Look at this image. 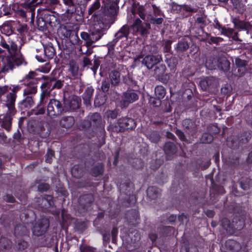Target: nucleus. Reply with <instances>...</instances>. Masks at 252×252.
Here are the masks:
<instances>
[{
	"instance_id": "nucleus-49",
	"label": "nucleus",
	"mask_w": 252,
	"mask_h": 252,
	"mask_svg": "<svg viewBox=\"0 0 252 252\" xmlns=\"http://www.w3.org/2000/svg\"><path fill=\"white\" fill-rule=\"evenodd\" d=\"M196 21L197 23L201 24L203 26L206 25L207 24L206 17L205 16L199 17L197 18Z\"/></svg>"
},
{
	"instance_id": "nucleus-26",
	"label": "nucleus",
	"mask_w": 252,
	"mask_h": 252,
	"mask_svg": "<svg viewBox=\"0 0 252 252\" xmlns=\"http://www.w3.org/2000/svg\"><path fill=\"white\" fill-rule=\"evenodd\" d=\"M164 150L167 154H174L176 152L175 146L172 142H167L164 145Z\"/></svg>"
},
{
	"instance_id": "nucleus-41",
	"label": "nucleus",
	"mask_w": 252,
	"mask_h": 252,
	"mask_svg": "<svg viewBox=\"0 0 252 252\" xmlns=\"http://www.w3.org/2000/svg\"><path fill=\"white\" fill-rule=\"evenodd\" d=\"M167 63L171 70L174 71L177 63L176 60L175 58H171L167 61Z\"/></svg>"
},
{
	"instance_id": "nucleus-10",
	"label": "nucleus",
	"mask_w": 252,
	"mask_h": 252,
	"mask_svg": "<svg viewBox=\"0 0 252 252\" xmlns=\"http://www.w3.org/2000/svg\"><path fill=\"white\" fill-rule=\"evenodd\" d=\"M80 35L81 38L86 41L87 46H91L93 43L101 38L102 36V34L99 32L96 34L94 32H92L91 34H89L87 32H82Z\"/></svg>"
},
{
	"instance_id": "nucleus-47",
	"label": "nucleus",
	"mask_w": 252,
	"mask_h": 252,
	"mask_svg": "<svg viewBox=\"0 0 252 252\" xmlns=\"http://www.w3.org/2000/svg\"><path fill=\"white\" fill-rule=\"evenodd\" d=\"M110 87V84L108 81L105 80L103 81L101 89L104 92H106L108 91Z\"/></svg>"
},
{
	"instance_id": "nucleus-1",
	"label": "nucleus",
	"mask_w": 252,
	"mask_h": 252,
	"mask_svg": "<svg viewBox=\"0 0 252 252\" xmlns=\"http://www.w3.org/2000/svg\"><path fill=\"white\" fill-rule=\"evenodd\" d=\"M16 97V94L15 93H11L7 95L6 102L8 111L6 114L0 115V125L7 131H9L10 129L12 116L16 112L14 107Z\"/></svg>"
},
{
	"instance_id": "nucleus-54",
	"label": "nucleus",
	"mask_w": 252,
	"mask_h": 252,
	"mask_svg": "<svg viewBox=\"0 0 252 252\" xmlns=\"http://www.w3.org/2000/svg\"><path fill=\"white\" fill-rule=\"evenodd\" d=\"M97 168H98L97 172H95L94 170L93 172V174L94 176H96L99 174H101L103 172L102 166L101 164H99L98 166V167H97Z\"/></svg>"
},
{
	"instance_id": "nucleus-53",
	"label": "nucleus",
	"mask_w": 252,
	"mask_h": 252,
	"mask_svg": "<svg viewBox=\"0 0 252 252\" xmlns=\"http://www.w3.org/2000/svg\"><path fill=\"white\" fill-rule=\"evenodd\" d=\"M176 133L181 140L185 141L186 140L184 133L182 131L180 130H177Z\"/></svg>"
},
{
	"instance_id": "nucleus-4",
	"label": "nucleus",
	"mask_w": 252,
	"mask_h": 252,
	"mask_svg": "<svg viewBox=\"0 0 252 252\" xmlns=\"http://www.w3.org/2000/svg\"><path fill=\"white\" fill-rule=\"evenodd\" d=\"M132 12L133 14H138L144 21L152 19V8L149 4L140 5L135 3L133 6Z\"/></svg>"
},
{
	"instance_id": "nucleus-7",
	"label": "nucleus",
	"mask_w": 252,
	"mask_h": 252,
	"mask_svg": "<svg viewBox=\"0 0 252 252\" xmlns=\"http://www.w3.org/2000/svg\"><path fill=\"white\" fill-rule=\"evenodd\" d=\"M79 107V99L75 96H71L63 99L64 112L76 110Z\"/></svg>"
},
{
	"instance_id": "nucleus-46",
	"label": "nucleus",
	"mask_w": 252,
	"mask_h": 252,
	"mask_svg": "<svg viewBox=\"0 0 252 252\" xmlns=\"http://www.w3.org/2000/svg\"><path fill=\"white\" fill-rule=\"evenodd\" d=\"M49 189V185L47 184L42 183L38 186V190L39 191H45Z\"/></svg>"
},
{
	"instance_id": "nucleus-25",
	"label": "nucleus",
	"mask_w": 252,
	"mask_h": 252,
	"mask_svg": "<svg viewBox=\"0 0 252 252\" xmlns=\"http://www.w3.org/2000/svg\"><path fill=\"white\" fill-rule=\"evenodd\" d=\"M218 59L210 58L207 60L206 66L209 69H215L218 67Z\"/></svg>"
},
{
	"instance_id": "nucleus-17",
	"label": "nucleus",
	"mask_w": 252,
	"mask_h": 252,
	"mask_svg": "<svg viewBox=\"0 0 252 252\" xmlns=\"http://www.w3.org/2000/svg\"><path fill=\"white\" fill-rule=\"evenodd\" d=\"M104 4L105 8L110 9L111 13L113 14L116 11L117 8V0H102Z\"/></svg>"
},
{
	"instance_id": "nucleus-48",
	"label": "nucleus",
	"mask_w": 252,
	"mask_h": 252,
	"mask_svg": "<svg viewBox=\"0 0 252 252\" xmlns=\"http://www.w3.org/2000/svg\"><path fill=\"white\" fill-rule=\"evenodd\" d=\"M164 70V67L161 66L160 67H157L155 69V74L157 76H160L163 73Z\"/></svg>"
},
{
	"instance_id": "nucleus-33",
	"label": "nucleus",
	"mask_w": 252,
	"mask_h": 252,
	"mask_svg": "<svg viewBox=\"0 0 252 252\" xmlns=\"http://www.w3.org/2000/svg\"><path fill=\"white\" fill-rule=\"evenodd\" d=\"M117 115L118 113L116 110H109L107 111L105 114V117H106L108 120L110 119H115L117 117Z\"/></svg>"
},
{
	"instance_id": "nucleus-42",
	"label": "nucleus",
	"mask_w": 252,
	"mask_h": 252,
	"mask_svg": "<svg viewBox=\"0 0 252 252\" xmlns=\"http://www.w3.org/2000/svg\"><path fill=\"white\" fill-rule=\"evenodd\" d=\"M152 8V11H153L154 16H157L161 14V12L159 8L157 7L156 5L153 4L151 5Z\"/></svg>"
},
{
	"instance_id": "nucleus-30",
	"label": "nucleus",
	"mask_w": 252,
	"mask_h": 252,
	"mask_svg": "<svg viewBox=\"0 0 252 252\" xmlns=\"http://www.w3.org/2000/svg\"><path fill=\"white\" fill-rule=\"evenodd\" d=\"M226 244L233 251H238L240 249V245L234 240H228L227 241Z\"/></svg>"
},
{
	"instance_id": "nucleus-56",
	"label": "nucleus",
	"mask_w": 252,
	"mask_h": 252,
	"mask_svg": "<svg viewBox=\"0 0 252 252\" xmlns=\"http://www.w3.org/2000/svg\"><path fill=\"white\" fill-rule=\"evenodd\" d=\"M19 249L24 250L27 247V243L25 241H21L19 243Z\"/></svg>"
},
{
	"instance_id": "nucleus-2",
	"label": "nucleus",
	"mask_w": 252,
	"mask_h": 252,
	"mask_svg": "<svg viewBox=\"0 0 252 252\" xmlns=\"http://www.w3.org/2000/svg\"><path fill=\"white\" fill-rule=\"evenodd\" d=\"M25 63V60L21 54L18 53L13 55L11 54L2 59V68L0 71L5 72L9 69L12 70L15 64L18 66Z\"/></svg>"
},
{
	"instance_id": "nucleus-12",
	"label": "nucleus",
	"mask_w": 252,
	"mask_h": 252,
	"mask_svg": "<svg viewBox=\"0 0 252 252\" xmlns=\"http://www.w3.org/2000/svg\"><path fill=\"white\" fill-rule=\"evenodd\" d=\"M37 86L34 80H32L26 86L24 90L23 95L24 96H30V95L34 94L36 93Z\"/></svg>"
},
{
	"instance_id": "nucleus-60",
	"label": "nucleus",
	"mask_w": 252,
	"mask_h": 252,
	"mask_svg": "<svg viewBox=\"0 0 252 252\" xmlns=\"http://www.w3.org/2000/svg\"><path fill=\"white\" fill-rule=\"evenodd\" d=\"M46 3H49L51 5H55L58 3V0H46Z\"/></svg>"
},
{
	"instance_id": "nucleus-38",
	"label": "nucleus",
	"mask_w": 252,
	"mask_h": 252,
	"mask_svg": "<svg viewBox=\"0 0 252 252\" xmlns=\"http://www.w3.org/2000/svg\"><path fill=\"white\" fill-rule=\"evenodd\" d=\"M10 244V241L5 238H1L0 239V248H6L8 247Z\"/></svg>"
},
{
	"instance_id": "nucleus-20",
	"label": "nucleus",
	"mask_w": 252,
	"mask_h": 252,
	"mask_svg": "<svg viewBox=\"0 0 252 252\" xmlns=\"http://www.w3.org/2000/svg\"><path fill=\"white\" fill-rule=\"evenodd\" d=\"M218 67L223 71H227L230 67V62L224 57L218 59Z\"/></svg>"
},
{
	"instance_id": "nucleus-62",
	"label": "nucleus",
	"mask_w": 252,
	"mask_h": 252,
	"mask_svg": "<svg viewBox=\"0 0 252 252\" xmlns=\"http://www.w3.org/2000/svg\"><path fill=\"white\" fill-rule=\"evenodd\" d=\"M83 62L85 65H89L91 63L90 60L87 57L84 58Z\"/></svg>"
},
{
	"instance_id": "nucleus-35",
	"label": "nucleus",
	"mask_w": 252,
	"mask_h": 252,
	"mask_svg": "<svg viewBox=\"0 0 252 252\" xmlns=\"http://www.w3.org/2000/svg\"><path fill=\"white\" fill-rule=\"evenodd\" d=\"M173 9H176V10H180L181 9H183L184 10H186L187 11H191L193 12L194 10L192 9L190 7L187 6V5H179L177 4H175L173 6Z\"/></svg>"
},
{
	"instance_id": "nucleus-36",
	"label": "nucleus",
	"mask_w": 252,
	"mask_h": 252,
	"mask_svg": "<svg viewBox=\"0 0 252 252\" xmlns=\"http://www.w3.org/2000/svg\"><path fill=\"white\" fill-rule=\"evenodd\" d=\"M149 138L152 142L156 143L159 140V136L157 132H153L149 136Z\"/></svg>"
},
{
	"instance_id": "nucleus-61",
	"label": "nucleus",
	"mask_w": 252,
	"mask_h": 252,
	"mask_svg": "<svg viewBox=\"0 0 252 252\" xmlns=\"http://www.w3.org/2000/svg\"><path fill=\"white\" fill-rule=\"evenodd\" d=\"M233 5L236 8L241 9L243 6H242V4H241L239 1H236L233 2Z\"/></svg>"
},
{
	"instance_id": "nucleus-58",
	"label": "nucleus",
	"mask_w": 252,
	"mask_h": 252,
	"mask_svg": "<svg viewBox=\"0 0 252 252\" xmlns=\"http://www.w3.org/2000/svg\"><path fill=\"white\" fill-rule=\"evenodd\" d=\"M35 75V73L33 71H31L29 72V73L26 75V76L25 77V78L26 79H32L33 78V77Z\"/></svg>"
},
{
	"instance_id": "nucleus-23",
	"label": "nucleus",
	"mask_w": 252,
	"mask_h": 252,
	"mask_svg": "<svg viewBox=\"0 0 252 252\" xmlns=\"http://www.w3.org/2000/svg\"><path fill=\"white\" fill-rule=\"evenodd\" d=\"M71 173L73 176L79 178L83 175L84 169L80 165H74L71 169Z\"/></svg>"
},
{
	"instance_id": "nucleus-52",
	"label": "nucleus",
	"mask_w": 252,
	"mask_h": 252,
	"mask_svg": "<svg viewBox=\"0 0 252 252\" xmlns=\"http://www.w3.org/2000/svg\"><path fill=\"white\" fill-rule=\"evenodd\" d=\"M0 45L3 48L6 49L8 51H10L9 44H7L6 41L2 38L0 41Z\"/></svg>"
},
{
	"instance_id": "nucleus-50",
	"label": "nucleus",
	"mask_w": 252,
	"mask_h": 252,
	"mask_svg": "<svg viewBox=\"0 0 252 252\" xmlns=\"http://www.w3.org/2000/svg\"><path fill=\"white\" fill-rule=\"evenodd\" d=\"M63 86V82L60 80H57L54 84L52 89H59Z\"/></svg>"
},
{
	"instance_id": "nucleus-5",
	"label": "nucleus",
	"mask_w": 252,
	"mask_h": 252,
	"mask_svg": "<svg viewBox=\"0 0 252 252\" xmlns=\"http://www.w3.org/2000/svg\"><path fill=\"white\" fill-rule=\"evenodd\" d=\"M117 126L110 125L109 129L116 132H120L125 129H132L135 126L133 119L128 118H123L118 120Z\"/></svg>"
},
{
	"instance_id": "nucleus-57",
	"label": "nucleus",
	"mask_w": 252,
	"mask_h": 252,
	"mask_svg": "<svg viewBox=\"0 0 252 252\" xmlns=\"http://www.w3.org/2000/svg\"><path fill=\"white\" fill-rule=\"evenodd\" d=\"M82 252H95V249L91 247H86Z\"/></svg>"
},
{
	"instance_id": "nucleus-55",
	"label": "nucleus",
	"mask_w": 252,
	"mask_h": 252,
	"mask_svg": "<svg viewBox=\"0 0 252 252\" xmlns=\"http://www.w3.org/2000/svg\"><path fill=\"white\" fill-rule=\"evenodd\" d=\"M9 46H10V51H8L10 53H11L12 51L14 52V51H15L17 50V45L15 43L11 42L10 43V45H9Z\"/></svg>"
},
{
	"instance_id": "nucleus-32",
	"label": "nucleus",
	"mask_w": 252,
	"mask_h": 252,
	"mask_svg": "<svg viewBox=\"0 0 252 252\" xmlns=\"http://www.w3.org/2000/svg\"><path fill=\"white\" fill-rule=\"evenodd\" d=\"M211 80L212 79L210 78L201 80L200 82V85L202 89L203 90H207L209 86L210 85Z\"/></svg>"
},
{
	"instance_id": "nucleus-9",
	"label": "nucleus",
	"mask_w": 252,
	"mask_h": 252,
	"mask_svg": "<svg viewBox=\"0 0 252 252\" xmlns=\"http://www.w3.org/2000/svg\"><path fill=\"white\" fill-rule=\"evenodd\" d=\"M161 60V56L159 55L156 56L148 55L143 59L142 63L147 68L151 69L154 65L158 63Z\"/></svg>"
},
{
	"instance_id": "nucleus-59",
	"label": "nucleus",
	"mask_w": 252,
	"mask_h": 252,
	"mask_svg": "<svg viewBox=\"0 0 252 252\" xmlns=\"http://www.w3.org/2000/svg\"><path fill=\"white\" fill-rule=\"evenodd\" d=\"M45 113V109L43 107L40 108L35 113V115H42Z\"/></svg>"
},
{
	"instance_id": "nucleus-18",
	"label": "nucleus",
	"mask_w": 252,
	"mask_h": 252,
	"mask_svg": "<svg viewBox=\"0 0 252 252\" xmlns=\"http://www.w3.org/2000/svg\"><path fill=\"white\" fill-rule=\"evenodd\" d=\"M94 89L92 87H88L83 94V99L86 106L90 105L91 99L92 97Z\"/></svg>"
},
{
	"instance_id": "nucleus-37",
	"label": "nucleus",
	"mask_w": 252,
	"mask_h": 252,
	"mask_svg": "<svg viewBox=\"0 0 252 252\" xmlns=\"http://www.w3.org/2000/svg\"><path fill=\"white\" fill-rule=\"evenodd\" d=\"M149 102L151 105H152L154 107L158 106L161 104L160 99L157 97H150Z\"/></svg>"
},
{
	"instance_id": "nucleus-8",
	"label": "nucleus",
	"mask_w": 252,
	"mask_h": 252,
	"mask_svg": "<svg viewBox=\"0 0 252 252\" xmlns=\"http://www.w3.org/2000/svg\"><path fill=\"white\" fill-rule=\"evenodd\" d=\"M133 28L142 35H145L149 33L150 25L146 23H142L139 18H136L132 25Z\"/></svg>"
},
{
	"instance_id": "nucleus-63",
	"label": "nucleus",
	"mask_w": 252,
	"mask_h": 252,
	"mask_svg": "<svg viewBox=\"0 0 252 252\" xmlns=\"http://www.w3.org/2000/svg\"><path fill=\"white\" fill-rule=\"evenodd\" d=\"M4 199L6 200L7 201L11 202L14 201V197L9 195H6Z\"/></svg>"
},
{
	"instance_id": "nucleus-16",
	"label": "nucleus",
	"mask_w": 252,
	"mask_h": 252,
	"mask_svg": "<svg viewBox=\"0 0 252 252\" xmlns=\"http://www.w3.org/2000/svg\"><path fill=\"white\" fill-rule=\"evenodd\" d=\"M34 104V100L32 96H25V98L20 102V107L22 109H30Z\"/></svg>"
},
{
	"instance_id": "nucleus-24",
	"label": "nucleus",
	"mask_w": 252,
	"mask_h": 252,
	"mask_svg": "<svg viewBox=\"0 0 252 252\" xmlns=\"http://www.w3.org/2000/svg\"><path fill=\"white\" fill-rule=\"evenodd\" d=\"M63 1L67 7L66 11L68 14H71L75 11V6L72 0H63Z\"/></svg>"
},
{
	"instance_id": "nucleus-34",
	"label": "nucleus",
	"mask_w": 252,
	"mask_h": 252,
	"mask_svg": "<svg viewBox=\"0 0 252 252\" xmlns=\"http://www.w3.org/2000/svg\"><path fill=\"white\" fill-rule=\"evenodd\" d=\"M100 119H101V117L98 113H95L93 114L91 116V122H90V124H89L88 126L90 125H92V123L94 124L96 122H99V121H100Z\"/></svg>"
},
{
	"instance_id": "nucleus-6",
	"label": "nucleus",
	"mask_w": 252,
	"mask_h": 252,
	"mask_svg": "<svg viewBox=\"0 0 252 252\" xmlns=\"http://www.w3.org/2000/svg\"><path fill=\"white\" fill-rule=\"evenodd\" d=\"M49 226V222L46 218H42L37 221L32 228V233L34 235L40 236L45 233Z\"/></svg>"
},
{
	"instance_id": "nucleus-15",
	"label": "nucleus",
	"mask_w": 252,
	"mask_h": 252,
	"mask_svg": "<svg viewBox=\"0 0 252 252\" xmlns=\"http://www.w3.org/2000/svg\"><path fill=\"white\" fill-rule=\"evenodd\" d=\"M74 123V119L72 116L63 117L60 120V125L61 126L66 128L71 127Z\"/></svg>"
},
{
	"instance_id": "nucleus-28",
	"label": "nucleus",
	"mask_w": 252,
	"mask_h": 252,
	"mask_svg": "<svg viewBox=\"0 0 252 252\" xmlns=\"http://www.w3.org/2000/svg\"><path fill=\"white\" fill-rule=\"evenodd\" d=\"M55 49L52 46H47L44 48V54L48 59H52L55 55Z\"/></svg>"
},
{
	"instance_id": "nucleus-22",
	"label": "nucleus",
	"mask_w": 252,
	"mask_h": 252,
	"mask_svg": "<svg viewBox=\"0 0 252 252\" xmlns=\"http://www.w3.org/2000/svg\"><path fill=\"white\" fill-rule=\"evenodd\" d=\"M129 34V28L127 26H123L120 30L115 34V37L119 39L124 37H126Z\"/></svg>"
},
{
	"instance_id": "nucleus-13",
	"label": "nucleus",
	"mask_w": 252,
	"mask_h": 252,
	"mask_svg": "<svg viewBox=\"0 0 252 252\" xmlns=\"http://www.w3.org/2000/svg\"><path fill=\"white\" fill-rule=\"evenodd\" d=\"M39 205L41 208L47 209L53 204L52 197L46 195L38 200Z\"/></svg>"
},
{
	"instance_id": "nucleus-21",
	"label": "nucleus",
	"mask_w": 252,
	"mask_h": 252,
	"mask_svg": "<svg viewBox=\"0 0 252 252\" xmlns=\"http://www.w3.org/2000/svg\"><path fill=\"white\" fill-rule=\"evenodd\" d=\"M109 78L112 85H117L120 81V73L117 71H112L109 74Z\"/></svg>"
},
{
	"instance_id": "nucleus-64",
	"label": "nucleus",
	"mask_w": 252,
	"mask_h": 252,
	"mask_svg": "<svg viewBox=\"0 0 252 252\" xmlns=\"http://www.w3.org/2000/svg\"><path fill=\"white\" fill-rule=\"evenodd\" d=\"M7 91V87H1L0 88V94H2Z\"/></svg>"
},
{
	"instance_id": "nucleus-31",
	"label": "nucleus",
	"mask_w": 252,
	"mask_h": 252,
	"mask_svg": "<svg viewBox=\"0 0 252 252\" xmlns=\"http://www.w3.org/2000/svg\"><path fill=\"white\" fill-rule=\"evenodd\" d=\"M201 140L202 143H209L212 141L213 136L209 133H205L202 135Z\"/></svg>"
},
{
	"instance_id": "nucleus-11",
	"label": "nucleus",
	"mask_w": 252,
	"mask_h": 252,
	"mask_svg": "<svg viewBox=\"0 0 252 252\" xmlns=\"http://www.w3.org/2000/svg\"><path fill=\"white\" fill-rule=\"evenodd\" d=\"M47 84L46 83H43L41 86V88L42 91L40 95V99L37 104V107L44 105L46 102L48 97L50 94V92L47 89L43 90L44 88H46Z\"/></svg>"
},
{
	"instance_id": "nucleus-45",
	"label": "nucleus",
	"mask_w": 252,
	"mask_h": 252,
	"mask_svg": "<svg viewBox=\"0 0 252 252\" xmlns=\"http://www.w3.org/2000/svg\"><path fill=\"white\" fill-rule=\"evenodd\" d=\"M152 19H148L147 21H150L154 24H160L163 21V19L161 18H155V16L152 15Z\"/></svg>"
},
{
	"instance_id": "nucleus-3",
	"label": "nucleus",
	"mask_w": 252,
	"mask_h": 252,
	"mask_svg": "<svg viewBox=\"0 0 252 252\" xmlns=\"http://www.w3.org/2000/svg\"><path fill=\"white\" fill-rule=\"evenodd\" d=\"M47 114L51 118H55L64 112L63 106L56 99H51L47 107Z\"/></svg>"
},
{
	"instance_id": "nucleus-29",
	"label": "nucleus",
	"mask_w": 252,
	"mask_h": 252,
	"mask_svg": "<svg viewBox=\"0 0 252 252\" xmlns=\"http://www.w3.org/2000/svg\"><path fill=\"white\" fill-rule=\"evenodd\" d=\"M100 6V0H95L94 3L91 5L88 10L89 14H92L96 10L98 9Z\"/></svg>"
},
{
	"instance_id": "nucleus-44",
	"label": "nucleus",
	"mask_w": 252,
	"mask_h": 252,
	"mask_svg": "<svg viewBox=\"0 0 252 252\" xmlns=\"http://www.w3.org/2000/svg\"><path fill=\"white\" fill-rule=\"evenodd\" d=\"M2 32L7 35L11 34L12 31L11 28L8 25H3L1 29Z\"/></svg>"
},
{
	"instance_id": "nucleus-27",
	"label": "nucleus",
	"mask_w": 252,
	"mask_h": 252,
	"mask_svg": "<svg viewBox=\"0 0 252 252\" xmlns=\"http://www.w3.org/2000/svg\"><path fill=\"white\" fill-rule=\"evenodd\" d=\"M155 92L156 97L159 99L162 98L165 94L164 88L161 86H157L155 88Z\"/></svg>"
},
{
	"instance_id": "nucleus-39",
	"label": "nucleus",
	"mask_w": 252,
	"mask_h": 252,
	"mask_svg": "<svg viewBox=\"0 0 252 252\" xmlns=\"http://www.w3.org/2000/svg\"><path fill=\"white\" fill-rule=\"evenodd\" d=\"M53 156L54 152L52 150L49 149L46 155V161L48 163H51L52 162V158Z\"/></svg>"
},
{
	"instance_id": "nucleus-19",
	"label": "nucleus",
	"mask_w": 252,
	"mask_h": 252,
	"mask_svg": "<svg viewBox=\"0 0 252 252\" xmlns=\"http://www.w3.org/2000/svg\"><path fill=\"white\" fill-rule=\"evenodd\" d=\"M159 193V190L155 187H150L147 190V196L151 199L157 198Z\"/></svg>"
},
{
	"instance_id": "nucleus-43",
	"label": "nucleus",
	"mask_w": 252,
	"mask_h": 252,
	"mask_svg": "<svg viewBox=\"0 0 252 252\" xmlns=\"http://www.w3.org/2000/svg\"><path fill=\"white\" fill-rule=\"evenodd\" d=\"M189 47V45L186 42L181 41L178 44V48L179 50L183 51L186 50Z\"/></svg>"
},
{
	"instance_id": "nucleus-40",
	"label": "nucleus",
	"mask_w": 252,
	"mask_h": 252,
	"mask_svg": "<svg viewBox=\"0 0 252 252\" xmlns=\"http://www.w3.org/2000/svg\"><path fill=\"white\" fill-rule=\"evenodd\" d=\"M214 22L216 23V28H218L219 29H221V32L223 34H226L228 33V32H231V30H227L226 29H225L224 27H222L221 28V25L219 24L218 21L217 19L215 20Z\"/></svg>"
},
{
	"instance_id": "nucleus-51",
	"label": "nucleus",
	"mask_w": 252,
	"mask_h": 252,
	"mask_svg": "<svg viewBox=\"0 0 252 252\" xmlns=\"http://www.w3.org/2000/svg\"><path fill=\"white\" fill-rule=\"evenodd\" d=\"M235 63L237 66L239 67H243L246 65L245 61L239 58H236L235 59Z\"/></svg>"
},
{
	"instance_id": "nucleus-14",
	"label": "nucleus",
	"mask_w": 252,
	"mask_h": 252,
	"mask_svg": "<svg viewBox=\"0 0 252 252\" xmlns=\"http://www.w3.org/2000/svg\"><path fill=\"white\" fill-rule=\"evenodd\" d=\"M138 98V96L137 94L131 91L125 93L123 96L124 102L128 103L135 101Z\"/></svg>"
}]
</instances>
